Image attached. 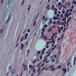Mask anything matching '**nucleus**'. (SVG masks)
Segmentation results:
<instances>
[{"label": "nucleus", "instance_id": "obj_54", "mask_svg": "<svg viewBox=\"0 0 76 76\" xmlns=\"http://www.w3.org/2000/svg\"><path fill=\"white\" fill-rule=\"evenodd\" d=\"M46 48H48V45H46Z\"/></svg>", "mask_w": 76, "mask_h": 76}, {"label": "nucleus", "instance_id": "obj_31", "mask_svg": "<svg viewBox=\"0 0 76 76\" xmlns=\"http://www.w3.org/2000/svg\"><path fill=\"white\" fill-rule=\"evenodd\" d=\"M47 19H48V18L47 17L46 18V19H45V21L46 22V21H47Z\"/></svg>", "mask_w": 76, "mask_h": 76}, {"label": "nucleus", "instance_id": "obj_55", "mask_svg": "<svg viewBox=\"0 0 76 76\" xmlns=\"http://www.w3.org/2000/svg\"><path fill=\"white\" fill-rule=\"evenodd\" d=\"M19 44V43H17L16 45V47H18V45Z\"/></svg>", "mask_w": 76, "mask_h": 76}, {"label": "nucleus", "instance_id": "obj_4", "mask_svg": "<svg viewBox=\"0 0 76 76\" xmlns=\"http://www.w3.org/2000/svg\"><path fill=\"white\" fill-rule=\"evenodd\" d=\"M29 68H30V69H31V70H34V68H35V65H34L33 66H32V65H29Z\"/></svg>", "mask_w": 76, "mask_h": 76}, {"label": "nucleus", "instance_id": "obj_7", "mask_svg": "<svg viewBox=\"0 0 76 76\" xmlns=\"http://www.w3.org/2000/svg\"><path fill=\"white\" fill-rule=\"evenodd\" d=\"M24 47V45L23 44V43H21V46L20 48V50H22L23 48Z\"/></svg>", "mask_w": 76, "mask_h": 76}, {"label": "nucleus", "instance_id": "obj_45", "mask_svg": "<svg viewBox=\"0 0 76 76\" xmlns=\"http://www.w3.org/2000/svg\"><path fill=\"white\" fill-rule=\"evenodd\" d=\"M26 67V65H25V66L23 67V68L24 69H25Z\"/></svg>", "mask_w": 76, "mask_h": 76}, {"label": "nucleus", "instance_id": "obj_17", "mask_svg": "<svg viewBox=\"0 0 76 76\" xmlns=\"http://www.w3.org/2000/svg\"><path fill=\"white\" fill-rule=\"evenodd\" d=\"M73 3L74 4H76V1H75V0H74L72 2V4Z\"/></svg>", "mask_w": 76, "mask_h": 76}, {"label": "nucleus", "instance_id": "obj_5", "mask_svg": "<svg viewBox=\"0 0 76 76\" xmlns=\"http://www.w3.org/2000/svg\"><path fill=\"white\" fill-rule=\"evenodd\" d=\"M45 35L44 34H42L41 36V37H43L42 38L43 39H45V40H47V36H45Z\"/></svg>", "mask_w": 76, "mask_h": 76}, {"label": "nucleus", "instance_id": "obj_2", "mask_svg": "<svg viewBox=\"0 0 76 76\" xmlns=\"http://www.w3.org/2000/svg\"><path fill=\"white\" fill-rule=\"evenodd\" d=\"M58 8L59 10H61V7H63V5H61V2L58 3Z\"/></svg>", "mask_w": 76, "mask_h": 76}, {"label": "nucleus", "instance_id": "obj_3", "mask_svg": "<svg viewBox=\"0 0 76 76\" xmlns=\"http://www.w3.org/2000/svg\"><path fill=\"white\" fill-rule=\"evenodd\" d=\"M51 9H52L53 10H55V15H56L57 13V9L56 8H54V6L53 5L51 8Z\"/></svg>", "mask_w": 76, "mask_h": 76}, {"label": "nucleus", "instance_id": "obj_26", "mask_svg": "<svg viewBox=\"0 0 76 76\" xmlns=\"http://www.w3.org/2000/svg\"><path fill=\"white\" fill-rule=\"evenodd\" d=\"M60 18H63V15L61 14L60 15Z\"/></svg>", "mask_w": 76, "mask_h": 76}, {"label": "nucleus", "instance_id": "obj_16", "mask_svg": "<svg viewBox=\"0 0 76 76\" xmlns=\"http://www.w3.org/2000/svg\"><path fill=\"white\" fill-rule=\"evenodd\" d=\"M56 17H53V19H54V20H56L57 19V15H56Z\"/></svg>", "mask_w": 76, "mask_h": 76}, {"label": "nucleus", "instance_id": "obj_34", "mask_svg": "<svg viewBox=\"0 0 76 76\" xmlns=\"http://www.w3.org/2000/svg\"><path fill=\"white\" fill-rule=\"evenodd\" d=\"M70 62H68L67 64V65H68V66H70Z\"/></svg>", "mask_w": 76, "mask_h": 76}, {"label": "nucleus", "instance_id": "obj_35", "mask_svg": "<svg viewBox=\"0 0 76 76\" xmlns=\"http://www.w3.org/2000/svg\"><path fill=\"white\" fill-rule=\"evenodd\" d=\"M76 57H75L74 58V61H73L76 62Z\"/></svg>", "mask_w": 76, "mask_h": 76}, {"label": "nucleus", "instance_id": "obj_38", "mask_svg": "<svg viewBox=\"0 0 76 76\" xmlns=\"http://www.w3.org/2000/svg\"><path fill=\"white\" fill-rule=\"evenodd\" d=\"M74 62V66H75V65L76 64V62L73 61Z\"/></svg>", "mask_w": 76, "mask_h": 76}, {"label": "nucleus", "instance_id": "obj_18", "mask_svg": "<svg viewBox=\"0 0 76 76\" xmlns=\"http://www.w3.org/2000/svg\"><path fill=\"white\" fill-rule=\"evenodd\" d=\"M23 39H24V37L23 36H22V38L20 40L21 42H22V41L23 40Z\"/></svg>", "mask_w": 76, "mask_h": 76}, {"label": "nucleus", "instance_id": "obj_24", "mask_svg": "<svg viewBox=\"0 0 76 76\" xmlns=\"http://www.w3.org/2000/svg\"><path fill=\"white\" fill-rule=\"evenodd\" d=\"M61 66H57V69H61Z\"/></svg>", "mask_w": 76, "mask_h": 76}, {"label": "nucleus", "instance_id": "obj_25", "mask_svg": "<svg viewBox=\"0 0 76 76\" xmlns=\"http://www.w3.org/2000/svg\"><path fill=\"white\" fill-rule=\"evenodd\" d=\"M54 67V66L53 65H51L50 66L49 68L50 69H51V68H53Z\"/></svg>", "mask_w": 76, "mask_h": 76}, {"label": "nucleus", "instance_id": "obj_6", "mask_svg": "<svg viewBox=\"0 0 76 76\" xmlns=\"http://www.w3.org/2000/svg\"><path fill=\"white\" fill-rule=\"evenodd\" d=\"M56 35L55 34L53 35L52 36H51V38H52V43H54V37H55Z\"/></svg>", "mask_w": 76, "mask_h": 76}, {"label": "nucleus", "instance_id": "obj_46", "mask_svg": "<svg viewBox=\"0 0 76 76\" xmlns=\"http://www.w3.org/2000/svg\"><path fill=\"white\" fill-rule=\"evenodd\" d=\"M30 29H28V32H30Z\"/></svg>", "mask_w": 76, "mask_h": 76}, {"label": "nucleus", "instance_id": "obj_20", "mask_svg": "<svg viewBox=\"0 0 76 76\" xmlns=\"http://www.w3.org/2000/svg\"><path fill=\"white\" fill-rule=\"evenodd\" d=\"M55 69L54 68H52L51 69V71H54L55 70Z\"/></svg>", "mask_w": 76, "mask_h": 76}, {"label": "nucleus", "instance_id": "obj_33", "mask_svg": "<svg viewBox=\"0 0 76 76\" xmlns=\"http://www.w3.org/2000/svg\"><path fill=\"white\" fill-rule=\"evenodd\" d=\"M41 53L42 54H44V51L43 50L41 52Z\"/></svg>", "mask_w": 76, "mask_h": 76}, {"label": "nucleus", "instance_id": "obj_59", "mask_svg": "<svg viewBox=\"0 0 76 76\" xmlns=\"http://www.w3.org/2000/svg\"><path fill=\"white\" fill-rule=\"evenodd\" d=\"M54 50V48H53L52 49V50H51V51H52V50Z\"/></svg>", "mask_w": 76, "mask_h": 76}, {"label": "nucleus", "instance_id": "obj_11", "mask_svg": "<svg viewBox=\"0 0 76 76\" xmlns=\"http://www.w3.org/2000/svg\"><path fill=\"white\" fill-rule=\"evenodd\" d=\"M50 5H48L46 7V9H48V10H49V9H50Z\"/></svg>", "mask_w": 76, "mask_h": 76}, {"label": "nucleus", "instance_id": "obj_60", "mask_svg": "<svg viewBox=\"0 0 76 76\" xmlns=\"http://www.w3.org/2000/svg\"><path fill=\"white\" fill-rule=\"evenodd\" d=\"M72 18L71 17H69V19H68V20H70V19H71V18Z\"/></svg>", "mask_w": 76, "mask_h": 76}, {"label": "nucleus", "instance_id": "obj_36", "mask_svg": "<svg viewBox=\"0 0 76 76\" xmlns=\"http://www.w3.org/2000/svg\"><path fill=\"white\" fill-rule=\"evenodd\" d=\"M62 1L63 3H64V1H66V0H62Z\"/></svg>", "mask_w": 76, "mask_h": 76}, {"label": "nucleus", "instance_id": "obj_53", "mask_svg": "<svg viewBox=\"0 0 76 76\" xmlns=\"http://www.w3.org/2000/svg\"><path fill=\"white\" fill-rule=\"evenodd\" d=\"M44 64H42V65H41V66L42 67H43V66H44Z\"/></svg>", "mask_w": 76, "mask_h": 76}, {"label": "nucleus", "instance_id": "obj_14", "mask_svg": "<svg viewBox=\"0 0 76 76\" xmlns=\"http://www.w3.org/2000/svg\"><path fill=\"white\" fill-rule=\"evenodd\" d=\"M37 60V59H34V61L33 62V64L35 63H36Z\"/></svg>", "mask_w": 76, "mask_h": 76}, {"label": "nucleus", "instance_id": "obj_30", "mask_svg": "<svg viewBox=\"0 0 76 76\" xmlns=\"http://www.w3.org/2000/svg\"><path fill=\"white\" fill-rule=\"evenodd\" d=\"M44 19H45V16H44L43 17L42 20H44Z\"/></svg>", "mask_w": 76, "mask_h": 76}, {"label": "nucleus", "instance_id": "obj_41", "mask_svg": "<svg viewBox=\"0 0 76 76\" xmlns=\"http://www.w3.org/2000/svg\"><path fill=\"white\" fill-rule=\"evenodd\" d=\"M53 56H52L50 57V58H51V59L52 60H53V59H54V58H53Z\"/></svg>", "mask_w": 76, "mask_h": 76}, {"label": "nucleus", "instance_id": "obj_63", "mask_svg": "<svg viewBox=\"0 0 76 76\" xmlns=\"http://www.w3.org/2000/svg\"><path fill=\"white\" fill-rule=\"evenodd\" d=\"M67 16H68V17H69V14L68 13H67Z\"/></svg>", "mask_w": 76, "mask_h": 76}, {"label": "nucleus", "instance_id": "obj_61", "mask_svg": "<svg viewBox=\"0 0 76 76\" xmlns=\"http://www.w3.org/2000/svg\"><path fill=\"white\" fill-rule=\"evenodd\" d=\"M12 74H15V72H13L11 73Z\"/></svg>", "mask_w": 76, "mask_h": 76}, {"label": "nucleus", "instance_id": "obj_19", "mask_svg": "<svg viewBox=\"0 0 76 76\" xmlns=\"http://www.w3.org/2000/svg\"><path fill=\"white\" fill-rule=\"evenodd\" d=\"M51 31V28H50L48 31V32H50Z\"/></svg>", "mask_w": 76, "mask_h": 76}, {"label": "nucleus", "instance_id": "obj_28", "mask_svg": "<svg viewBox=\"0 0 76 76\" xmlns=\"http://www.w3.org/2000/svg\"><path fill=\"white\" fill-rule=\"evenodd\" d=\"M47 26H47V25H46L45 26H43L44 28H47Z\"/></svg>", "mask_w": 76, "mask_h": 76}, {"label": "nucleus", "instance_id": "obj_44", "mask_svg": "<svg viewBox=\"0 0 76 76\" xmlns=\"http://www.w3.org/2000/svg\"><path fill=\"white\" fill-rule=\"evenodd\" d=\"M44 31H45V28H43L42 29V32H44Z\"/></svg>", "mask_w": 76, "mask_h": 76}, {"label": "nucleus", "instance_id": "obj_49", "mask_svg": "<svg viewBox=\"0 0 76 76\" xmlns=\"http://www.w3.org/2000/svg\"><path fill=\"white\" fill-rule=\"evenodd\" d=\"M65 17H67V15L66 14H65Z\"/></svg>", "mask_w": 76, "mask_h": 76}, {"label": "nucleus", "instance_id": "obj_27", "mask_svg": "<svg viewBox=\"0 0 76 76\" xmlns=\"http://www.w3.org/2000/svg\"><path fill=\"white\" fill-rule=\"evenodd\" d=\"M3 31V29H1L0 30V32L1 34V33Z\"/></svg>", "mask_w": 76, "mask_h": 76}, {"label": "nucleus", "instance_id": "obj_48", "mask_svg": "<svg viewBox=\"0 0 76 76\" xmlns=\"http://www.w3.org/2000/svg\"><path fill=\"white\" fill-rule=\"evenodd\" d=\"M70 11L71 12H72V11H73V10H72V9H70Z\"/></svg>", "mask_w": 76, "mask_h": 76}, {"label": "nucleus", "instance_id": "obj_57", "mask_svg": "<svg viewBox=\"0 0 76 76\" xmlns=\"http://www.w3.org/2000/svg\"><path fill=\"white\" fill-rule=\"evenodd\" d=\"M1 4H3V0H1Z\"/></svg>", "mask_w": 76, "mask_h": 76}, {"label": "nucleus", "instance_id": "obj_37", "mask_svg": "<svg viewBox=\"0 0 76 76\" xmlns=\"http://www.w3.org/2000/svg\"><path fill=\"white\" fill-rule=\"evenodd\" d=\"M63 7L64 8H66V6L65 5H63Z\"/></svg>", "mask_w": 76, "mask_h": 76}, {"label": "nucleus", "instance_id": "obj_51", "mask_svg": "<svg viewBox=\"0 0 76 76\" xmlns=\"http://www.w3.org/2000/svg\"><path fill=\"white\" fill-rule=\"evenodd\" d=\"M63 27L62 26L61 27V30H63Z\"/></svg>", "mask_w": 76, "mask_h": 76}, {"label": "nucleus", "instance_id": "obj_43", "mask_svg": "<svg viewBox=\"0 0 76 76\" xmlns=\"http://www.w3.org/2000/svg\"><path fill=\"white\" fill-rule=\"evenodd\" d=\"M58 30H61V28L59 27H58Z\"/></svg>", "mask_w": 76, "mask_h": 76}, {"label": "nucleus", "instance_id": "obj_29", "mask_svg": "<svg viewBox=\"0 0 76 76\" xmlns=\"http://www.w3.org/2000/svg\"><path fill=\"white\" fill-rule=\"evenodd\" d=\"M47 60V58H45V60H44L43 62H45V61H46Z\"/></svg>", "mask_w": 76, "mask_h": 76}, {"label": "nucleus", "instance_id": "obj_50", "mask_svg": "<svg viewBox=\"0 0 76 76\" xmlns=\"http://www.w3.org/2000/svg\"><path fill=\"white\" fill-rule=\"evenodd\" d=\"M70 22V20H67V23H69V22Z\"/></svg>", "mask_w": 76, "mask_h": 76}, {"label": "nucleus", "instance_id": "obj_9", "mask_svg": "<svg viewBox=\"0 0 76 76\" xmlns=\"http://www.w3.org/2000/svg\"><path fill=\"white\" fill-rule=\"evenodd\" d=\"M63 70L64 72V74L66 73V71H67V69L66 68H63Z\"/></svg>", "mask_w": 76, "mask_h": 76}, {"label": "nucleus", "instance_id": "obj_15", "mask_svg": "<svg viewBox=\"0 0 76 76\" xmlns=\"http://www.w3.org/2000/svg\"><path fill=\"white\" fill-rule=\"evenodd\" d=\"M33 72L34 73H35V71H36V68H34V69H33Z\"/></svg>", "mask_w": 76, "mask_h": 76}, {"label": "nucleus", "instance_id": "obj_10", "mask_svg": "<svg viewBox=\"0 0 76 76\" xmlns=\"http://www.w3.org/2000/svg\"><path fill=\"white\" fill-rule=\"evenodd\" d=\"M41 69V66H40L38 69L37 73H39V75L40 73H41V72H39V71L40 70V69Z\"/></svg>", "mask_w": 76, "mask_h": 76}, {"label": "nucleus", "instance_id": "obj_62", "mask_svg": "<svg viewBox=\"0 0 76 76\" xmlns=\"http://www.w3.org/2000/svg\"><path fill=\"white\" fill-rule=\"evenodd\" d=\"M69 15H72V13L70 12H69Z\"/></svg>", "mask_w": 76, "mask_h": 76}, {"label": "nucleus", "instance_id": "obj_39", "mask_svg": "<svg viewBox=\"0 0 76 76\" xmlns=\"http://www.w3.org/2000/svg\"><path fill=\"white\" fill-rule=\"evenodd\" d=\"M58 31L59 32V33H61V30H58Z\"/></svg>", "mask_w": 76, "mask_h": 76}, {"label": "nucleus", "instance_id": "obj_13", "mask_svg": "<svg viewBox=\"0 0 76 76\" xmlns=\"http://www.w3.org/2000/svg\"><path fill=\"white\" fill-rule=\"evenodd\" d=\"M41 53V51H38L37 52V55H36V56H37V57H38V54H40V53Z\"/></svg>", "mask_w": 76, "mask_h": 76}, {"label": "nucleus", "instance_id": "obj_42", "mask_svg": "<svg viewBox=\"0 0 76 76\" xmlns=\"http://www.w3.org/2000/svg\"><path fill=\"white\" fill-rule=\"evenodd\" d=\"M62 13L63 14H64V13H65V11H62Z\"/></svg>", "mask_w": 76, "mask_h": 76}, {"label": "nucleus", "instance_id": "obj_23", "mask_svg": "<svg viewBox=\"0 0 76 76\" xmlns=\"http://www.w3.org/2000/svg\"><path fill=\"white\" fill-rule=\"evenodd\" d=\"M30 7H31V5H29L28 8V11L30 10Z\"/></svg>", "mask_w": 76, "mask_h": 76}, {"label": "nucleus", "instance_id": "obj_47", "mask_svg": "<svg viewBox=\"0 0 76 76\" xmlns=\"http://www.w3.org/2000/svg\"><path fill=\"white\" fill-rule=\"evenodd\" d=\"M49 43V42H47V45H48V44H49V43Z\"/></svg>", "mask_w": 76, "mask_h": 76}, {"label": "nucleus", "instance_id": "obj_8", "mask_svg": "<svg viewBox=\"0 0 76 76\" xmlns=\"http://www.w3.org/2000/svg\"><path fill=\"white\" fill-rule=\"evenodd\" d=\"M71 4V3H70V2H68L65 4V5H66V6H70Z\"/></svg>", "mask_w": 76, "mask_h": 76}, {"label": "nucleus", "instance_id": "obj_56", "mask_svg": "<svg viewBox=\"0 0 76 76\" xmlns=\"http://www.w3.org/2000/svg\"><path fill=\"white\" fill-rule=\"evenodd\" d=\"M54 57L56 58V57H57V55H54Z\"/></svg>", "mask_w": 76, "mask_h": 76}, {"label": "nucleus", "instance_id": "obj_22", "mask_svg": "<svg viewBox=\"0 0 76 76\" xmlns=\"http://www.w3.org/2000/svg\"><path fill=\"white\" fill-rule=\"evenodd\" d=\"M36 25V21H34V22L33 23V26H35V25Z\"/></svg>", "mask_w": 76, "mask_h": 76}, {"label": "nucleus", "instance_id": "obj_32", "mask_svg": "<svg viewBox=\"0 0 76 76\" xmlns=\"http://www.w3.org/2000/svg\"><path fill=\"white\" fill-rule=\"evenodd\" d=\"M24 2H25V1L23 0V1L22 3L21 6H22L23 5V4L24 3Z\"/></svg>", "mask_w": 76, "mask_h": 76}, {"label": "nucleus", "instance_id": "obj_1", "mask_svg": "<svg viewBox=\"0 0 76 76\" xmlns=\"http://www.w3.org/2000/svg\"><path fill=\"white\" fill-rule=\"evenodd\" d=\"M61 45H60L58 46V57H59L60 56V54L61 53Z\"/></svg>", "mask_w": 76, "mask_h": 76}, {"label": "nucleus", "instance_id": "obj_52", "mask_svg": "<svg viewBox=\"0 0 76 76\" xmlns=\"http://www.w3.org/2000/svg\"><path fill=\"white\" fill-rule=\"evenodd\" d=\"M50 23H53V22L51 21V20H50Z\"/></svg>", "mask_w": 76, "mask_h": 76}, {"label": "nucleus", "instance_id": "obj_64", "mask_svg": "<svg viewBox=\"0 0 76 76\" xmlns=\"http://www.w3.org/2000/svg\"><path fill=\"white\" fill-rule=\"evenodd\" d=\"M74 7V6H72L71 7V8L72 9H73Z\"/></svg>", "mask_w": 76, "mask_h": 76}, {"label": "nucleus", "instance_id": "obj_21", "mask_svg": "<svg viewBox=\"0 0 76 76\" xmlns=\"http://www.w3.org/2000/svg\"><path fill=\"white\" fill-rule=\"evenodd\" d=\"M40 60H42V55H40Z\"/></svg>", "mask_w": 76, "mask_h": 76}, {"label": "nucleus", "instance_id": "obj_12", "mask_svg": "<svg viewBox=\"0 0 76 76\" xmlns=\"http://www.w3.org/2000/svg\"><path fill=\"white\" fill-rule=\"evenodd\" d=\"M28 33H26V36H25V39H26V38H27V37H28Z\"/></svg>", "mask_w": 76, "mask_h": 76}, {"label": "nucleus", "instance_id": "obj_40", "mask_svg": "<svg viewBox=\"0 0 76 76\" xmlns=\"http://www.w3.org/2000/svg\"><path fill=\"white\" fill-rule=\"evenodd\" d=\"M53 24L54 25L56 24V21H54L53 23Z\"/></svg>", "mask_w": 76, "mask_h": 76}, {"label": "nucleus", "instance_id": "obj_58", "mask_svg": "<svg viewBox=\"0 0 76 76\" xmlns=\"http://www.w3.org/2000/svg\"><path fill=\"white\" fill-rule=\"evenodd\" d=\"M63 25H64V23L63 22L62 23L61 25H62V26H63Z\"/></svg>", "mask_w": 76, "mask_h": 76}]
</instances>
